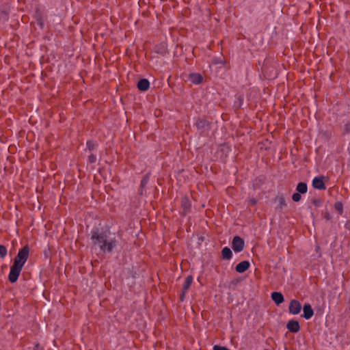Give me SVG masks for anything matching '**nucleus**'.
I'll list each match as a JSON object with an SVG mask.
<instances>
[{
  "label": "nucleus",
  "mask_w": 350,
  "mask_h": 350,
  "mask_svg": "<svg viewBox=\"0 0 350 350\" xmlns=\"http://www.w3.org/2000/svg\"><path fill=\"white\" fill-rule=\"evenodd\" d=\"M193 276L189 275H188L186 279H185V281L183 285V291H182V293L180 295V301H184V299L185 297V295H186V293H187V291H188V289L190 288L192 282H193Z\"/></svg>",
  "instance_id": "obj_5"
},
{
  "label": "nucleus",
  "mask_w": 350,
  "mask_h": 350,
  "mask_svg": "<svg viewBox=\"0 0 350 350\" xmlns=\"http://www.w3.org/2000/svg\"><path fill=\"white\" fill-rule=\"evenodd\" d=\"M286 327L290 332L297 333L300 330V325L297 321L290 320L287 324Z\"/></svg>",
  "instance_id": "obj_8"
},
{
  "label": "nucleus",
  "mask_w": 350,
  "mask_h": 350,
  "mask_svg": "<svg viewBox=\"0 0 350 350\" xmlns=\"http://www.w3.org/2000/svg\"><path fill=\"white\" fill-rule=\"evenodd\" d=\"M301 193H299V192L294 193L292 196L293 200L294 202H299L301 198Z\"/></svg>",
  "instance_id": "obj_21"
},
{
  "label": "nucleus",
  "mask_w": 350,
  "mask_h": 350,
  "mask_svg": "<svg viewBox=\"0 0 350 350\" xmlns=\"http://www.w3.org/2000/svg\"><path fill=\"white\" fill-rule=\"evenodd\" d=\"M8 250L5 246L0 245V258H3L6 256Z\"/></svg>",
  "instance_id": "obj_19"
},
{
  "label": "nucleus",
  "mask_w": 350,
  "mask_h": 350,
  "mask_svg": "<svg viewBox=\"0 0 350 350\" xmlns=\"http://www.w3.org/2000/svg\"><path fill=\"white\" fill-rule=\"evenodd\" d=\"M275 202H278V204L276 206V210H282L284 206H286L284 194L278 195L275 198Z\"/></svg>",
  "instance_id": "obj_13"
},
{
  "label": "nucleus",
  "mask_w": 350,
  "mask_h": 350,
  "mask_svg": "<svg viewBox=\"0 0 350 350\" xmlns=\"http://www.w3.org/2000/svg\"><path fill=\"white\" fill-rule=\"evenodd\" d=\"M271 299L276 305H280L284 301V296L280 292H273L271 293Z\"/></svg>",
  "instance_id": "obj_14"
},
{
  "label": "nucleus",
  "mask_w": 350,
  "mask_h": 350,
  "mask_svg": "<svg viewBox=\"0 0 350 350\" xmlns=\"http://www.w3.org/2000/svg\"><path fill=\"white\" fill-rule=\"evenodd\" d=\"M245 246V242L242 238L235 236L232 242V248L235 252H241Z\"/></svg>",
  "instance_id": "obj_3"
},
{
  "label": "nucleus",
  "mask_w": 350,
  "mask_h": 350,
  "mask_svg": "<svg viewBox=\"0 0 350 350\" xmlns=\"http://www.w3.org/2000/svg\"><path fill=\"white\" fill-rule=\"evenodd\" d=\"M97 144L92 140H89L86 143L87 149H88L90 151L94 150Z\"/></svg>",
  "instance_id": "obj_18"
},
{
  "label": "nucleus",
  "mask_w": 350,
  "mask_h": 350,
  "mask_svg": "<svg viewBox=\"0 0 350 350\" xmlns=\"http://www.w3.org/2000/svg\"><path fill=\"white\" fill-rule=\"evenodd\" d=\"M257 203V200L254 198L249 199L248 204L250 206H254Z\"/></svg>",
  "instance_id": "obj_26"
},
{
  "label": "nucleus",
  "mask_w": 350,
  "mask_h": 350,
  "mask_svg": "<svg viewBox=\"0 0 350 350\" xmlns=\"http://www.w3.org/2000/svg\"><path fill=\"white\" fill-rule=\"evenodd\" d=\"M221 256L222 258L225 260L231 259L232 256V252L231 250L228 247H224L221 250Z\"/></svg>",
  "instance_id": "obj_16"
},
{
  "label": "nucleus",
  "mask_w": 350,
  "mask_h": 350,
  "mask_svg": "<svg viewBox=\"0 0 350 350\" xmlns=\"http://www.w3.org/2000/svg\"><path fill=\"white\" fill-rule=\"evenodd\" d=\"M91 240L93 247L98 248L103 253L112 252L118 244L115 237H110L106 232L98 228L92 230Z\"/></svg>",
  "instance_id": "obj_1"
},
{
  "label": "nucleus",
  "mask_w": 350,
  "mask_h": 350,
  "mask_svg": "<svg viewBox=\"0 0 350 350\" xmlns=\"http://www.w3.org/2000/svg\"><path fill=\"white\" fill-rule=\"evenodd\" d=\"M190 81L194 84H200L202 82L203 78L200 74L191 73L189 75Z\"/></svg>",
  "instance_id": "obj_15"
},
{
  "label": "nucleus",
  "mask_w": 350,
  "mask_h": 350,
  "mask_svg": "<svg viewBox=\"0 0 350 350\" xmlns=\"http://www.w3.org/2000/svg\"><path fill=\"white\" fill-rule=\"evenodd\" d=\"M29 254V247L28 245L24 246L19 251L14 258V263L10 267V271L8 275L9 281L14 283L17 281L20 273L27 262Z\"/></svg>",
  "instance_id": "obj_2"
},
{
  "label": "nucleus",
  "mask_w": 350,
  "mask_h": 350,
  "mask_svg": "<svg viewBox=\"0 0 350 350\" xmlns=\"http://www.w3.org/2000/svg\"><path fill=\"white\" fill-rule=\"evenodd\" d=\"M40 345L38 344L36 345L34 347V350H40Z\"/></svg>",
  "instance_id": "obj_29"
},
{
  "label": "nucleus",
  "mask_w": 350,
  "mask_h": 350,
  "mask_svg": "<svg viewBox=\"0 0 350 350\" xmlns=\"http://www.w3.org/2000/svg\"><path fill=\"white\" fill-rule=\"evenodd\" d=\"M289 312L292 314H298L301 310V305L299 301L293 299L290 302Z\"/></svg>",
  "instance_id": "obj_6"
},
{
  "label": "nucleus",
  "mask_w": 350,
  "mask_h": 350,
  "mask_svg": "<svg viewBox=\"0 0 350 350\" xmlns=\"http://www.w3.org/2000/svg\"><path fill=\"white\" fill-rule=\"evenodd\" d=\"M302 317L306 319H310L314 314L313 309L310 304H305L303 308Z\"/></svg>",
  "instance_id": "obj_9"
},
{
  "label": "nucleus",
  "mask_w": 350,
  "mask_h": 350,
  "mask_svg": "<svg viewBox=\"0 0 350 350\" xmlns=\"http://www.w3.org/2000/svg\"><path fill=\"white\" fill-rule=\"evenodd\" d=\"M312 204L317 206V207H319L322 205L323 204V200L320 198H317V199H314L312 200Z\"/></svg>",
  "instance_id": "obj_22"
},
{
  "label": "nucleus",
  "mask_w": 350,
  "mask_h": 350,
  "mask_svg": "<svg viewBox=\"0 0 350 350\" xmlns=\"http://www.w3.org/2000/svg\"><path fill=\"white\" fill-rule=\"evenodd\" d=\"M239 100H240L241 101H243V97L240 96V97H239Z\"/></svg>",
  "instance_id": "obj_31"
},
{
  "label": "nucleus",
  "mask_w": 350,
  "mask_h": 350,
  "mask_svg": "<svg viewBox=\"0 0 350 350\" xmlns=\"http://www.w3.org/2000/svg\"><path fill=\"white\" fill-rule=\"evenodd\" d=\"M250 263L247 260H243L237 265L235 270L238 273H243L249 269Z\"/></svg>",
  "instance_id": "obj_11"
},
{
  "label": "nucleus",
  "mask_w": 350,
  "mask_h": 350,
  "mask_svg": "<svg viewBox=\"0 0 350 350\" xmlns=\"http://www.w3.org/2000/svg\"><path fill=\"white\" fill-rule=\"evenodd\" d=\"M181 207L183 209L181 214L183 216H186L189 213L191 212V202L188 197L185 196L182 198Z\"/></svg>",
  "instance_id": "obj_4"
},
{
  "label": "nucleus",
  "mask_w": 350,
  "mask_h": 350,
  "mask_svg": "<svg viewBox=\"0 0 350 350\" xmlns=\"http://www.w3.org/2000/svg\"><path fill=\"white\" fill-rule=\"evenodd\" d=\"M345 228H346L347 229L350 230V221H348L345 224Z\"/></svg>",
  "instance_id": "obj_28"
},
{
  "label": "nucleus",
  "mask_w": 350,
  "mask_h": 350,
  "mask_svg": "<svg viewBox=\"0 0 350 350\" xmlns=\"http://www.w3.org/2000/svg\"><path fill=\"white\" fill-rule=\"evenodd\" d=\"M148 177H144L142 180H141V183H140V186L141 187H144L146 184L148 183Z\"/></svg>",
  "instance_id": "obj_25"
},
{
  "label": "nucleus",
  "mask_w": 350,
  "mask_h": 350,
  "mask_svg": "<svg viewBox=\"0 0 350 350\" xmlns=\"http://www.w3.org/2000/svg\"><path fill=\"white\" fill-rule=\"evenodd\" d=\"M296 190L297 192L301 194H304L308 191V186L306 183L300 182L297 184Z\"/></svg>",
  "instance_id": "obj_17"
},
{
  "label": "nucleus",
  "mask_w": 350,
  "mask_h": 350,
  "mask_svg": "<svg viewBox=\"0 0 350 350\" xmlns=\"http://www.w3.org/2000/svg\"><path fill=\"white\" fill-rule=\"evenodd\" d=\"M198 130L202 133L207 131L209 128L208 122L204 119H199L196 123Z\"/></svg>",
  "instance_id": "obj_7"
},
{
  "label": "nucleus",
  "mask_w": 350,
  "mask_h": 350,
  "mask_svg": "<svg viewBox=\"0 0 350 350\" xmlns=\"http://www.w3.org/2000/svg\"><path fill=\"white\" fill-rule=\"evenodd\" d=\"M88 161L91 163H94L96 161V155L93 154H91L89 157H88Z\"/></svg>",
  "instance_id": "obj_24"
},
{
  "label": "nucleus",
  "mask_w": 350,
  "mask_h": 350,
  "mask_svg": "<svg viewBox=\"0 0 350 350\" xmlns=\"http://www.w3.org/2000/svg\"><path fill=\"white\" fill-rule=\"evenodd\" d=\"M350 133V120H348L344 125V133L343 134Z\"/></svg>",
  "instance_id": "obj_20"
},
{
  "label": "nucleus",
  "mask_w": 350,
  "mask_h": 350,
  "mask_svg": "<svg viewBox=\"0 0 350 350\" xmlns=\"http://www.w3.org/2000/svg\"><path fill=\"white\" fill-rule=\"evenodd\" d=\"M137 88L142 92L148 90L150 88V82L147 79H140L137 84Z\"/></svg>",
  "instance_id": "obj_12"
},
{
  "label": "nucleus",
  "mask_w": 350,
  "mask_h": 350,
  "mask_svg": "<svg viewBox=\"0 0 350 350\" xmlns=\"http://www.w3.org/2000/svg\"><path fill=\"white\" fill-rule=\"evenodd\" d=\"M312 186L314 188L322 190L325 189V185L323 180V177L317 176L312 180Z\"/></svg>",
  "instance_id": "obj_10"
},
{
  "label": "nucleus",
  "mask_w": 350,
  "mask_h": 350,
  "mask_svg": "<svg viewBox=\"0 0 350 350\" xmlns=\"http://www.w3.org/2000/svg\"><path fill=\"white\" fill-rule=\"evenodd\" d=\"M324 218L327 221H329V220H330L332 219V216H331V215L328 212H325V214H324Z\"/></svg>",
  "instance_id": "obj_27"
},
{
  "label": "nucleus",
  "mask_w": 350,
  "mask_h": 350,
  "mask_svg": "<svg viewBox=\"0 0 350 350\" xmlns=\"http://www.w3.org/2000/svg\"><path fill=\"white\" fill-rule=\"evenodd\" d=\"M335 208L340 213H342V204L341 202H336L335 204Z\"/></svg>",
  "instance_id": "obj_23"
},
{
  "label": "nucleus",
  "mask_w": 350,
  "mask_h": 350,
  "mask_svg": "<svg viewBox=\"0 0 350 350\" xmlns=\"http://www.w3.org/2000/svg\"><path fill=\"white\" fill-rule=\"evenodd\" d=\"M38 24L40 25V26H42L43 25V23L42 21H38Z\"/></svg>",
  "instance_id": "obj_30"
}]
</instances>
